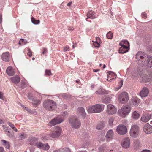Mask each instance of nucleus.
<instances>
[{"mask_svg":"<svg viewBox=\"0 0 152 152\" xmlns=\"http://www.w3.org/2000/svg\"><path fill=\"white\" fill-rule=\"evenodd\" d=\"M26 134L24 133H20L19 134V139L20 140L24 139L26 137Z\"/></svg>","mask_w":152,"mask_h":152,"instance_id":"41","label":"nucleus"},{"mask_svg":"<svg viewBox=\"0 0 152 152\" xmlns=\"http://www.w3.org/2000/svg\"><path fill=\"white\" fill-rule=\"evenodd\" d=\"M4 129L5 130V131L7 132L8 133L7 134V135L9 137H13V135L12 134H11L10 131L8 130L7 127H6L4 128Z\"/></svg>","mask_w":152,"mask_h":152,"instance_id":"42","label":"nucleus"},{"mask_svg":"<svg viewBox=\"0 0 152 152\" xmlns=\"http://www.w3.org/2000/svg\"><path fill=\"white\" fill-rule=\"evenodd\" d=\"M120 83H121L120 86L119 87V88H118V89H120L121 88V87L123 85V80H120Z\"/></svg>","mask_w":152,"mask_h":152,"instance_id":"57","label":"nucleus"},{"mask_svg":"<svg viewBox=\"0 0 152 152\" xmlns=\"http://www.w3.org/2000/svg\"><path fill=\"white\" fill-rule=\"evenodd\" d=\"M105 92V91L104 89H102V88H100L98 89V90L96 92V94H98L99 95H102L104 94Z\"/></svg>","mask_w":152,"mask_h":152,"instance_id":"32","label":"nucleus"},{"mask_svg":"<svg viewBox=\"0 0 152 152\" xmlns=\"http://www.w3.org/2000/svg\"><path fill=\"white\" fill-rule=\"evenodd\" d=\"M28 97L30 99L33 100L34 99L33 96L31 95V94H29L28 95Z\"/></svg>","mask_w":152,"mask_h":152,"instance_id":"52","label":"nucleus"},{"mask_svg":"<svg viewBox=\"0 0 152 152\" xmlns=\"http://www.w3.org/2000/svg\"><path fill=\"white\" fill-rule=\"evenodd\" d=\"M148 74L147 71L145 70L142 71L140 73V75L142 78V79L143 81L145 82H150L151 80V77L150 75H147Z\"/></svg>","mask_w":152,"mask_h":152,"instance_id":"7","label":"nucleus"},{"mask_svg":"<svg viewBox=\"0 0 152 152\" xmlns=\"http://www.w3.org/2000/svg\"><path fill=\"white\" fill-rule=\"evenodd\" d=\"M2 60L8 62L10 59V53L8 52L4 53L1 55Z\"/></svg>","mask_w":152,"mask_h":152,"instance_id":"17","label":"nucleus"},{"mask_svg":"<svg viewBox=\"0 0 152 152\" xmlns=\"http://www.w3.org/2000/svg\"><path fill=\"white\" fill-rule=\"evenodd\" d=\"M94 105L89 106L87 109L88 113H93L95 112Z\"/></svg>","mask_w":152,"mask_h":152,"instance_id":"27","label":"nucleus"},{"mask_svg":"<svg viewBox=\"0 0 152 152\" xmlns=\"http://www.w3.org/2000/svg\"><path fill=\"white\" fill-rule=\"evenodd\" d=\"M42 148H41V149L47 150L49 149L50 147L47 143L46 144H43Z\"/></svg>","mask_w":152,"mask_h":152,"instance_id":"35","label":"nucleus"},{"mask_svg":"<svg viewBox=\"0 0 152 152\" xmlns=\"http://www.w3.org/2000/svg\"><path fill=\"white\" fill-rule=\"evenodd\" d=\"M131 100L132 104L135 107L137 106L140 102V100L137 97L132 98Z\"/></svg>","mask_w":152,"mask_h":152,"instance_id":"20","label":"nucleus"},{"mask_svg":"<svg viewBox=\"0 0 152 152\" xmlns=\"http://www.w3.org/2000/svg\"><path fill=\"white\" fill-rule=\"evenodd\" d=\"M151 115L149 114L143 115L141 117V120L144 122H147L151 118Z\"/></svg>","mask_w":152,"mask_h":152,"instance_id":"21","label":"nucleus"},{"mask_svg":"<svg viewBox=\"0 0 152 152\" xmlns=\"http://www.w3.org/2000/svg\"><path fill=\"white\" fill-rule=\"evenodd\" d=\"M143 130L146 133L151 134L152 132V126L148 123H146L144 126Z\"/></svg>","mask_w":152,"mask_h":152,"instance_id":"13","label":"nucleus"},{"mask_svg":"<svg viewBox=\"0 0 152 152\" xmlns=\"http://www.w3.org/2000/svg\"><path fill=\"white\" fill-rule=\"evenodd\" d=\"M77 110L78 114L81 116L82 118H84L86 116V113L83 107H79L78 108Z\"/></svg>","mask_w":152,"mask_h":152,"instance_id":"15","label":"nucleus"},{"mask_svg":"<svg viewBox=\"0 0 152 152\" xmlns=\"http://www.w3.org/2000/svg\"><path fill=\"white\" fill-rule=\"evenodd\" d=\"M140 141L138 140H136L134 142V147L136 148H138L140 146Z\"/></svg>","mask_w":152,"mask_h":152,"instance_id":"34","label":"nucleus"},{"mask_svg":"<svg viewBox=\"0 0 152 152\" xmlns=\"http://www.w3.org/2000/svg\"><path fill=\"white\" fill-rule=\"evenodd\" d=\"M142 17L143 18H147V16H146L145 14H142Z\"/></svg>","mask_w":152,"mask_h":152,"instance_id":"63","label":"nucleus"},{"mask_svg":"<svg viewBox=\"0 0 152 152\" xmlns=\"http://www.w3.org/2000/svg\"><path fill=\"white\" fill-rule=\"evenodd\" d=\"M14 131H15V132H17V129L16 128L15 126L13 127L12 128Z\"/></svg>","mask_w":152,"mask_h":152,"instance_id":"61","label":"nucleus"},{"mask_svg":"<svg viewBox=\"0 0 152 152\" xmlns=\"http://www.w3.org/2000/svg\"><path fill=\"white\" fill-rule=\"evenodd\" d=\"M117 133L121 135L125 134L127 132L126 126L123 125H119L118 126L117 128Z\"/></svg>","mask_w":152,"mask_h":152,"instance_id":"8","label":"nucleus"},{"mask_svg":"<svg viewBox=\"0 0 152 152\" xmlns=\"http://www.w3.org/2000/svg\"><path fill=\"white\" fill-rule=\"evenodd\" d=\"M2 141L3 142V144L5 147L8 149H9L10 148V145L9 142L4 140H2Z\"/></svg>","mask_w":152,"mask_h":152,"instance_id":"29","label":"nucleus"},{"mask_svg":"<svg viewBox=\"0 0 152 152\" xmlns=\"http://www.w3.org/2000/svg\"><path fill=\"white\" fill-rule=\"evenodd\" d=\"M94 105L95 113H100L104 109V105L97 104Z\"/></svg>","mask_w":152,"mask_h":152,"instance_id":"14","label":"nucleus"},{"mask_svg":"<svg viewBox=\"0 0 152 152\" xmlns=\"http://www.w3.org/2000/svg\"><path fill=\"white\" fill-rule=\"evenodd\" d=\"M139 130V127L137 125H133L131 127L130 131V136L134 138L137 137L138 136Z\"/></svg>","mask_w":152,"mask_h":152,"instance_id":"4","label":"nucleus"},{"mask_svg":"<svg viewBox=\"0 0 152 152\" xmlns=\"http://www.w3.org/2000/svg\"><path fill=\"white\" fill-rule=\"evenodd\" d=\"M69 50V47L68 46H66L64 47V51L65 52L68 51Z\"/></svg>","mask_w":152,"mask_h":152,"instance_id":"49","label":"nucleus"},{"mask_svg":"<svg viewBox=\"0 0 152 152\" xmlns=\"http://www.w3.org/2000/svg\"><path fill=\"white\" fill-rule=\"evenodd\" d=\"M114 119L113 118H110L109 120V124L110 126H112L113 124V122L114 121Z\"/></svg>","mask_w":152,"mask_h":152,"instance_id":"43","label":"nucleus"},{"mask_svg":"<svg viewBox=\"0 0 152 152\" xmlns=\"http://www.w3.org/2000/svg\"><path fill=\"white\" fill-rule=\"evenodd\" d=\"M40 101L39 99H33L32 100V103L34 104L37 105L40 104Z\"/></svg>","mask_w":152,"mask_h":152,"instance_id":"36","label":"nucleus"},{"mask_svg":"<svg viewBox=\"0 0 152 152\" xmlns=\"http://www.w3.org/2000/svg\"><path fill=\"white\" fill-rule=\"evenodd\" d=\"M107 37L110 39H111L113 37V34L111 31H109L106 35Z\"/></svg>","mask_w":152,"mask_h":152,"instance_id":"39","label":"nucleus"},{"mask_svg":"<svg viewBox=\"0 0 152 152\" xmlns=\"http://www.w3.org/2000/svg\"><path fill=\"white\" fill-rule=\"evenodd\" d=\"M6 73L9 76H13L15 74L14 69L11 67L10 66L8 67L7 68Z\"/></svg>","mask_w":152,"mask_h":152,"instance_id":"22","label":"nucleus"},{"mask_svg":"<svg viewBox=\"0 0 152 152\" xmlns=\"http://www.w3.org/2000/svg\"><path fill=\"white\" fill-rule=\"evenodd\" d=\"M131 110V108L128 105L123 106L121 108L118 110V113L120 116L125 117L128 114Z\"/></svg>","mask_w":152,"mask_h":152,"instance_id":"2","label":"nucleus"},{"mask_svg":"<svg viewBox=\"0 0 152 152\" xmlns=\"http://www.w3.org/2000/svg\"><path fill=\"white\" fill-rule=\"evenodd\" d=\"M69 123L72 127L75 129L79 128L80 126V121L76 118L69 119Z\"/></svg>","mask_w":152,"mask_h":152,"instance_id":"6","label":"nucleus"},{"mask_svg":"<svg viewBox=\"0 0 152 152\" xmlns=\"http://www.w3.org/2000/svg\"><path fill=\"white\" fill-rule=\"evenodd\" d=\"M62 115L63 116H66V115H67L68 113L67 112L65 111L63 113Z\"/></svg>","mask_w":152,"mask_h":152,"instance_id":"54","label":"nucleus"},{"mask_svg":"<svg viewBox=\"0 0 152 152\" xmlns=\"http://www.w3.org/2000/svg\"><path fill=\"white\" fill-rule=\"evenodd\" d=\"M54 152H71V151L68 148H65L63 149L56 150Z\"/></svg>","mask_w":152,"mask_h":152,"instance_id":"26","label":"nucleus"},{"mask_svg":"<svg viewBox=\"0 0 152 152\" xmlns=\"http://www.w3.org/2000/svg\"><path fill=\"white\" fill-rule=\"evenodd\" d=\"M110 99L109 96H104L102 99V102L105 103H110Z\"/></svg>","mask_w":152,"mask_h":152,"instance_id":"28","label":"nucleus"},{"mask_svg":"<svg viewBox=\"0 0 152 152\" xmlns=\"http://www.w3.org/2000/svg\"><path fill=\"white\" fill-rule=\"evenodd\" d=\"M72 4V2H70L69 3H68V4H67V5L68 6H70Z\"/></svg>","mask_w":152,"mask_h":152,"instance_id":"62","label":"nucleus"},{"mask_svg":"<svg viewBox=\"0 0 152 152\" xmlns=\"http://www.w3.org/2000/svg\"><path fill=\"white\" fill-rule=\"evenodd\" d=\"M43 106L46 110L52 111L55 108L56 106V103L54 101L52 100L47 99L44 101Z\"/></svg>","mask_w":152,"mask_h":152,"instance_id":"1","label":"nucleus"},{"mask_svg":"<svg viewBox=\"0 0 152 152\" xmlns=\"http://www.w3.org/2000/svg\"><path fill=\"white\" fill-rule=\"evenodd\" d=\"M55 129L56 130L55 132L50 133L49 135L53 138H56L58 137L61 134V128L58 126H55Z\"/></svg>","mask_w":152,"mask_h":152,"instance_id":"9","label":"nucleus"},{"mask_svg":"<svg viewBox=\"0 0 152 152\" xmlns=\"http://www.w3.org/2000/svg\"><path fill=\"white\" fill-rule=\"evenodd\" d=\"M37 138L34 137H29L28 140L30 142V144L31 145H35L37 142Z\"/></svg>","mask_w":152,"mask_h":152,"instance_id":"18","label":"nucleus"},{"mask_svg":"<svg viewBox=\"0 0 152 152\" xmlns=\"http://www.w3.org/2000/svg\"><path fill=\"white\" fill-rule=\"evenodd\" d=\"M141 152H151V151L149 150L145 149L142 150Z\"/></svg>","mask_w":152,"mask_h":152,"instance_id":"56","label":"nucleus"},{"mask_svg":"<svg viewBox=\"0 0 152 152\" xmlns=\"http://www.w3.org/2000/svg\"><path fill=\"white\" fill-rule=\"evenodd\" d=\"M107 73L109 75H110L112 74H113L115 75V77L117 76V75L114 72H113L112 71H110L107 72Z\"/></svg>","mask_w":152,"mask_h":152,"instance_id":"50","label":"nucleus"},{"mask_svg":"<svg viewBox=\"0 0 152 152\" xmlns=\"http://www.w3.org/2000/svg\"><path fill=\"white\" fill-rule=\"evenodd\" d=\"M45 76H50L52 75V74L51 72V71L50 70L46 69L45 71Z\"/></svg>","mask_w":152,"mask_h":152,"instance_id":"37","label":"nucleus"},{"mask_svg":"<svg viewBox=\"0 0 152 152\" xmlns=\"http://www.w3.org/2000/svg\"><path fill=\"white\" fill-rule=\"evenodd\" d=\"M128 51V50H126L123 49L122 50H120V48L119 50V53L121 54L127 52Z\"/></svg>","mask_w":152,"mask_h":152,"instance_id":"46","label":"nucleus"},{"mask_svg":"<svg viewBox=\"0 0 152 152\" xmlns=\"http://www.w3.org/2000/svg\"><path fill=\"white\" fill-rule=\"evenodd\" d=\"M105 145H103L102 146L100 147L99 148V151L100 152H110L112 151H113V150L108 149L107 151H106V149Z\"/></svg>","mask_w":152,"mask_h":152,"instance_id":"25","label":"nucleus"},{"mask_svg":"<svg viewBox=\"0 0 152 152\" xmlns=\"http://www.w3.org/2000/svg\"><path fill=\"white\" fill-rule=\"evenodd\" d=\"M130 139L128 137H126L121 142L122 146L125 148H129L130 145Z\"/></svg>","mask_w":152,"mask_h":152,"instance_id":"12","label":"nucleus"},{"mask_svg":"<svg viewBox=\"0 0 152 152\" xmlns=\"http://www.w3.org/2000/svg\"><path fill=\"white\" fill-rule=\"evenodd\" d=\"M47 50L46 48H43L42 52V54H44L47 53Z\"/></svg>","mask_w":152,"mask_h":152,"instance_id":"53","label":"nucleus"},{"mask_svg":"<svg viewBox=\"0 0 152 152\" xmlns=\"http://www.w3.org/2000/svg\"><path fill=\"white\" fill-rule=\"evenodd\" d=\"M20 39L22 40V42H23L24 43V44H25L27 43V41H26V40H24V39Z\"/></svg>","mask_w":152,"mask_h":152,"instance_id":"58","label":"nucleus"},{"mask_svg":"<svg viewBox=\"0 0 152 152\" xmlns=\"http://www.w3.org/2000/svg\"><path fill=\"white\" fill-rule=\"evenodd\" d=\"M28 52L27 53V54L30 56L31 57L32 56V52L31 51L30 49H28L27 50Z\"/></svg>","mask_w":152,"mask_h":152,"instance_id":"48","label":"nucleus"},{"mask_svg":"<svg viewBox=\"0 0 152 152\" xmlns=\"http://www.w3.org/2000/svg\"><path fill=\"white\" fill-rule=\"evenodd\" d=\"M8 124L12 128L13 127L15 126L14 125L12 124V123H11V122H8Z\"/></svg>","mask_w":152,"mask_h":152,"instance_id":"51","label":"nucleus"},{"mask_svg":"<svg viewBox=\"0 0 152 152\" xmlns=\"http://www.w3.org/2000/svg\"><path fill=\"white\" fill-rule=\"evenodd\" d=\"M117 112V109L115 107L111 104H109L107 106L106 112L109 115H113Z\"/></svg>","mask_w":152,"mask_h":152,"instance_id":"10","label":"nucleus"},{"mask_svg":"<svg viewBox=\"0 0 152 152\" xmlns=\"http://www.w3.org/2000/svg\"><path fill=\"white\" fill-rule=\"evenodd\" d=\"M129 46H126V45H121V47L120 48V50H122L123 49H124L125 50H128V48Z\"/></svg>","mask_w":152,"mask_h":152,"instance_id":"44","label":"nucleus"},{"mask_svg":"<svg viewBox=\"0 0 152 152\" xmlns=\"http://www.w3.org/2000/svg\"><path fill=\"white\" fill-rule=\"evenodd\" d=\"M147 61H148L147 64L146 65H148V66L151 68L152 67V57H150L149 58H148Z\"/></svg>","mask_w":152,"mask_h":152,"instance_id":"31","label":"nucleus"},{"mask_svg":"<svg viewBox=\"0 0 152 152\" xmlns=\"http://www.w3.org/2000/svg\"><path fill=\"white\" fill-rule=\"evenodd\" d=\"M136 57L138 60L141 61L144 66H145L147 64L148 61H147V59H148V57L146 55L144 54L143 52H138L136 55Z\"/></svg>","mask_w":152,"mask_h":152,"instance_id":"3","label":"nucleus"},{"mask_svg":"<svg viewBox=\"0 0 152 152\" xmlns=\"http://www.w3.org/2000/svg\"><path fill=\"white\" fill-rule=\"evenodd\" d=\"M121 43H123L124 44H125L124 45L126 46L128 45V46H129V43L127 40H123L122 41Z\"/></svg>","mask_w":152,"mask_h":152,"instance_id":"47","label":"nucleus"},{"mask_svg":"<svg viewBox=\"0 0 152 152\" xmlns=\"http://www.w3.org/2000/svg\"><path fill=\"white\" fill-rule=\"evenodd\" d=\"M139 114L136 111H134L133 113L132 117L133 119H137L139 117Z\"/></svg>","mask_w":152,"mask_h":152,"instance_id":"30","label":"nucleus"},{"mask_svg":"<svg viewBox=\"0 0 152 152\" xmlns=\"http://www.w3.org/2000/svg\"><path fill=\"white\" fill-rule=\"evenodd\" d=\"M94 45L96 48H99L100 46V44L97 41H95L93 43Z\"/></svg>","mask_w":152,"mask_h":152,"instance_id":"45","label":"nucleus"},{"mask_svg":"<svg viewBox=\"0 0 152 152\" xmlns=\"http://www.w3.org/2000/svg\"><path fill=\"white\" fill-rule=\"evenodd\" d=\"M128 95L127 93L123 92L120 94L118 96V100L121 103H125L129 100Z\"/></svg>","mask_w":152,"mask_h":152,"instance_id":"5","label":"nucleus"},{"mask_svg":"<svg viewBox=\"0 0 152 152\" xmlns=\"http://www.w3.org/2000/svg\"><path fill=\"white\" fill-rule=\"evenodd\" d=\"M31 20L32 23L35 24H38L40 22V21L39 20H35L34 18H31Z\"/></svg>","mask_w":152,"mask_h":152,"instance_id":"38","label":"nucleus"},{"mask_svg":"<svg viewBox=\"0 0 152 152\" xmlns=\"http://www.w3.org/2000/svg\"><path fill=\"white\" fill-rule=\"evenodd\" d=\"M10 80L12 83L17 84L20 82V78L17 75L11 78Z\"/></svg>","mask_w":152,"mask_h":152,"instance_id":"19","label":"nucleus"},{"mask_svg":"<svg viewBox=\"0 0 152 152\" xmlns=\"http://www.w3.org/2000/svg\"><path fill=\"white\" fill-rule=\"evenodd\" d=\"M4 149L2 147H0V152H4Z\"/></svg>","mask_w":152,"mask_h":152,"instance_id":"59","label":"nucleus"},{"mask_svg":"<svg viewBox=\"0 0 152 152\" xmlns=\"http://www.w3.org/2000/svg\"><path fill=\"white\" fill-rule=\"evenodd\" d=\"M64 121L63 119L62 118L56 117L50 121L49 125L53 126L56 124L60 123Z\"/></svg>","mask_w":152,"mask_h":152,"instance_id":"11","label":"nucleus"},{"mask_svg":"<svg viewBox=\"0 0 152 152\" xmlns=\"http://www.w3.org/2000/svg\"><path fill=\"white\" fill-rule=\"evenodd\" d=\"M99 69H94L93 70V71L95 72H98V71H99Z\"/></svg>","mask_w":152,"mask_h":152,"instance_id":"64","label":"nucleus"},{"mask_svg":"<svg viewBox=\"0 0 152 152\" xmlns=\"http://www.w3.org/2000/svg\"><path fill=\"white\" fill-rule=\"evenodd\" d=\"M3 98V93L1 92H0V99H2Z\"/></svg>","mask_w":152,"mask_h":152,"instance_id":"55","label":"nucleus"},{"mask_svg":"<svg viewBox=\"0 0 152 152\" xmlns=\"http://www.w3.org/2000/svg\"><path fill=\"white\" fill-rule=\"evenodd\" d=\"M113 136V132L112 130H110L107 133L105 137L109 140L111 139Z\"/></svg>","mask_w":152,"mask_h":152,"instance_id":"23","label":"nucleus"},{"mask_svg":"<svg viewBox=\"0 0 152 152\" xmlns=\"http://www.w3.org/2000/svg\"><path fill=\"white\" fill-rule=\"evenodd\" d=\"M2 21V15L0 14V24L1 23Z\"/></svg>","mask_w":152,"mask_h":152,"instance_id":"60","label":"nucleus"},{"mask_svg":"<svg viewBox=\"0 0 152 152\" xmlns=\"http://www.w3.org/2000/svg\"><path fill=\"white\" fill-rule=\"evenodd\" d=\"M87 17L86 20L89 18L94 19L95 18V13L93 11H89L87 14Z\"/></svg>","mask_w":152,"mask_h":152,"instance_id":"24","label":"nucleus"},{"mask_svg":"<svg viewBox=\"0 0 152 152\" xmlns=\"http://www.w3.org/2000/svg\"><path fill=\"white\" fill-rule=\"evenodd\" d=\"M43 144L40 142H37L36 143L35 146H37L38 148L41 149V148H42V146Z\"/></svg>","mask_w":152,"mask_h":152,"instance_id":"40","label":"nucleus"},{"mask_svg":"<svg viewBox=\"0 0 152 152\" xmlns=\"http://www.w3.org/2000/svg\"><path fill=\"white\" fill-rule=\"evenodd\" d=\"M149 90L146 87L144 88L140 92V94L142 97H145L147 96Z\"/></svg>","mask_w":152,"mask_h":152,"instance_id":"16","label":"nucleus"},{"mask_svg":"<svg viewBox=\"0 0 152 152\" xmlns=\"http://www.w3.org/2000/svg\"><path fill=\"white\" fill-rule=\"evenodd\" d=\"M104 126V123L101 122L97 125L96 126V128L98 129L101 130L103 129Z\"/></svg>","mask_w":152,"mask_h":152,"instance_id":"33","label":"nucleus"}]
</instances>
